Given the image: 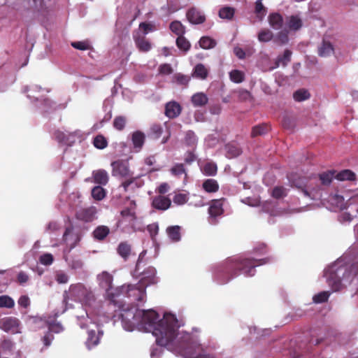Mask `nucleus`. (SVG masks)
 Segmentation results:
<instances>
[{"instance_id": "obj_1", "label": "nucleus", "mask_w": 358, "mask_h": 358, "mask_svg": "<svg viewBox=\"0 0 358 358\" xmlns=\"http://www.w3.org/2000/svg\"><path fill=\"white\" fill-rule=\"evenodd\" d=\"M141 311L143 315L139 318L138 330L152 332L159 345L168 347L170 350L185 356L190 355L193 345L192 336L187 332H177L179 325L175 315L166 313L158 320L159 315L155 310Z\"/></svg>"}, {"instance_id": "obj_2", "label": "nucleus", "mask_w": 358, "mask_h": 358, "mask_svg": "<svg viewBox=\"0 0 358 358\" xmlns=\"http://www.w3.org/2000/svg\"><path fill=\"white\" fill-rule=\"evenodd\" d=\"M269 262V258L252 259L241 257H231L219 266L215 273V278L220 284H226L238 276L241 273L246 276H253L255 267L265 264Z\"/></svg>"}, {"instance_id": "obj_3", "label": "nucleus", "mask_w": 358, "mask_h": 358, "mask_svg": "<svg viewBox=\"0 0 358 358\" xmlns=\"http://www.w3.org/2000/svg\"><path fill=\"white\" fill-rule=\"evenodd\" d=\"M69 294L75 301L80 302L83 306L92 308L96 306V299L90 288L83 283L72 284L69 287Z\"/></svg>"}, {"instance_id": "obj_4", "label": "nucleus", "mask_w": 358, "mask_h": 358, "mask_svg": "<svg viewBox=\"0 0 358 358\" xmlns=\"http://www.w3.org/2000/svg\"><path fill=\"white\" fill-rule=\"evenodd\" d=\"M292 185L301 189L304 196L314 199L320 189L316 176L310 177L299 176L289 178Z\"/></svg>"}, {"instance_id": "obj_5", "label": "nucleus", "mask_w": 358, "mask_h": 358, "mask_svg": "<svg viewBox=\"0 0 358 358\" xmlns=\"http://www.w3.org/2000/svg\"><path fill=\"white\" fill-rule=\"evenodd\" d=\"M143 315L141 310L134 306H128L127 308L122 307L119 314V318L121 320L123 328L131 331L134 329H138L139 318Z\"/></svg>"}, {"instance_id": "obj_6", "label": "nucleus", "mask_w": 358, "mask_h": 358, "mask_svg": "<svg viewBox=\"0 0 358 358\" xmlns=\"http://www.w3.org/2000/svg\"><path fill=\"white\" fill-rule=\"evenodd\" d=\"M145 287L139 282L136 285H129L126 295L132 301L142 302L146 297Z\"/></svg>"}, {"instance_id": "obj_7", "label": "nucleus", "mask_w": 358, "mask_h": 358, "mask_svg": "<svg viewBox=\"0 0 358 358\" xmlns=\"http://www.w3.org/2000/svg\"><path fill=\"white\" fill-rule=\"evenodd\" d=\"M0 329L5 332L15 334L20 333V321L15 317H6L0 320Z\"/></svg>"}, {"instance_id": "obj_8", "label": "nucleus", "mask_w": 358, "mask_h": 358, "mask_svg": "<svg viewBox=\"0 0 358 358\" xmlns=\"http://www.w3.org/2000/svg\"><path fill=\"white\" fill-rule=\"evenodd\" d=\"M112 175L121 178H129L132 173L129 170V163L124 160H117L111 163Z\"/></svg>"}, {"instance_id": "obj_9", "label": "nucleus", "mask_w": 358, "mask_h": 358, "mask_svg": "<svg viewBox=\"0 0 358 358\" xmlns=\"http://www.w3.org/2000/svg\"><path fill=\"white\" fill-rule=\"evenodd\" d=\"M96 213L97 210L95 206L83 208L76 211V217L77 220L85 222H91L95 219Z\"/></svg>"}, {"instance_id": "obj_10", "label": "nucleus", "mask_w": 358, "mask_h": 358, "mask_svg": "<svg viewBox=\"0 0 358 358\" xmlns=\"http://www.w3.org/2000/svg\"><path fill=\"white\" fill-rule=\"evenodd\" d=\"M187 20L192 24H201L206 21L205 14L199 8L192 7L186 13Z\"/></svg>"}, {"instance_id": "obj_11", "label": "nucleus", "mask_w": 358, "mask_h": 358, "mask_svg": "<svg viewBox=\"0 0 358 358\" xmlns=\"http://www.w3.org/2000/svg\"><path fill=\"white\" fill-rule=\"evenodd\" d=\"M142 278L139 280V282L143 285L145 288L150 285H154L157 282L156 277V269L150 266L142 273Z\"/></svg>"}, {"instance_id": "obj_12", "label": "nucleus", "mask_w": 358, "mask_h": 358, "mask_svg": "<svg viewBox=\"0 0 358 358\" xmlns=\"http://www.w3.org/2000/svg\"><path fill=\"white\" fill-rule=\"evenodd\" d=\"M223 200L224 199H213L210 201L208 213L211 218L215 219L217 216L223 214Z\"/></svg>"}, {"instance_id": "obj_13", "label": "nucleus", "mask_w": 358, "mask_h": 358, "mask_svg": "<svg viewBox=\"0 0 358 358\" xmlns=\"http://www.w3.org/2000/svg\"><path fill=\"white\" fill-rule=\"evenodd\" d=\"M143 185V182L139 178L134 177L132 175L121 184V187H123L124 192L134 191Z\"/></svg>"}, {"instance_id": "obj_14", "label": "nucleus", "mask_w": 358, "mask_h": 358, "mask_svg": "<svg viewBox=\"0 0 358 358\" xmlns=\"http://www.w3.org/2000/svg\"><path fill=\"white\" fill-rule=\"evenodd\" d=\"M334 53V48L332 43L323 38L322 42L318 45L317 54L320 57H327Z\"/></svg>"}, {"instance_id": "obj_15", "label": "nucleus", "mask_w": 358, "mask_h": 358, "mask_svg": "<svg viewBox=\"0 0 358 358\" xmlns=\"http://www.w3.org/2000/svg\"><path fill=\"white\" fill-rule=\"evenodd\" d=\"M171 205V201L169 197L159 195L153 198L152 206L157 210H166Z\"/></svg>"}, {"instance_id": "obj_16", "label": "nucleus", "mask_w": 358, "mask_h": 358, "mask_svg": "<svg viewBox=\"0 0 358 358\" xmlns=\"http://www.w3.org/2000/svg\"><path fill=\"white\" fill-rule=\"evenodd\" d=\"M182 108L176 101H170L165 106V115L170 119L177 117L181 113Z\"/></svg>"}, {"instance_id": "obj_17", "label": "nucleus", "mask_w": 358, "mask_h": 358, "mask_svg": "<svg viewBox=\"0 0 358 358\" xmlns=\"http://www.w3.org/2000/svg\"><path fill=\"white\" fill-rule=\"evenodd\" d=\"M54 136L59 143L71 145L74 142L75 134L72 132L65 133L64 131L57 130L54 133Z\"/></svg>"}, {"instance_id": "obj_18", "label": "nucleus", "mask_w": 358, "mask_h": 358, "mask_svg": "<svg viewBox=\"0 0 358 358\" xmlns=\"http://www.w3.org/2000/svg\"><path fill=\"white\" fill-rule=\"evenodd\" d=\"M103 333L102 331L99 330L96 332L94 330H89L87 331V338L86 341V345L88 349L96 346L100 341Z\"/></svg>"}, {"instance_id": "obj_19", "label": "nucleus", "mask_w": 358, "mask_h": 358, "mask_svg": "<svg viewBox=\"0 0 358 358\" xmlns=\"http://www.w3.org/2000/svg\"><path fill=\"white\" fill-rule=\"evenodd\" d=\"M92 178L94 182L98 184L99 186L106 185L109 180L108 173L104 169L94 171L92 172Z\"/></svg>"}, {"instance_id": "obj_20", "label": "nucleus", "mask_w": 358, "mask_h": 358, "mask_svg": "<svg viewBox=\"0 0 358 358\" xmlns=\"http://www.w3.org/2000/svg\"><path fill=\"white\" fill-rule=\"evenodd\" d=\"M145 141V136L141 131H136L131 134V141L134 148L136 152H139L143 148Z\"/></svg>"}, {"instance_id": "obj_21", "label": "nucleus", "mask_w": 358, "mask_h": 358, "mask_svg": "<svg viewBox=\"0 0 358 358\" xmlns=\"http://www.w3.org/2000/svg\"><path fill=\"white\" fill-rule=\"evenodd\" d=\"M97 278L99 285L102 288L108 290L112 287L113 278V275L107 271H103L98 275Z\"/></svg>"}, {"instance_id": "obj_22", "label": "nucleus", "mask_w": 358, "mask_h": 358, "mask_svg": "<svg viewBox=\"0 0 358 358\" xmlns=\"http://www.w3.org/2000/svg\"><path fill=\"white\" fill-rule=\"evenodd\" d=\"M292 52L291 50L286 49L282 55H278L275 62V66L270 68V70H273L282 65L286 66L287 64L291 61Z\"/></svg>"}, {"instance_id": "obj_23", "label": "nucleus", "mask_w": 358, "mask_h": 358, "mask_svg": "<svg viewBox=\"0 0 358 358\" xmlns=\"http://www.w3.org/2000/svg\"><path fill=\"white\" fill-rule=\"evenodd\" d=\"M270 26L276 30L280 29L283 25V17L278 13H272L268 17Z\"/></svg>"}, {"instance_id": "obj_24", "label": "nucleus", "mask_w": 358, "mask_h": 358, "mask_svg": "<svg viewBox=\"0 0 358 358\" xmlns=\"http://www.w3.org/2000/svg\"><path fill=\"white\" fill-rule=\"evenodd\" d=\"M226 156L231 159L241 155L242 150L241 148L234 143H228L225 145Z\"/></svg>"}, {"instance_id": "obj_25", "label": "nucleus", "mask_w": 358, "mask_h": 358, "mask_svg": "<svg viewBox=\"0 0 358 358\" xmlns=\"http://www.w3.org/2000/svg\"><path fill=\"white\" fill-rule=\"evenodd\" d=\"M335 178L340 181H355L356 180V174L350 169H344L336 173Z\"/></svg>"}, {"instance_id": "obj_26", "label": "nucleus", "mask_w": 358, "mask_h": 358, "mask_svg": "<svg viewBox=\"0 0 358 358\" xmlns=\"http://www.w3.org/2000/svg\"><path fill=\"white\" fill-rule=\"evenodd\" d=\"M202 187L208 193H215L219 190L220 186L215 179H206L203 182Z\"/></svg>"}, {"instance_id": "obj_27", "label": "nucleus", "mask_w": 358, "mask_h": 358, "mask_svg": "<svg viewBox=\"0 0 358 358\" xmlns=\"http://www.w3.org/2000/svg\"><path fill=\"white\" fill-rule=\"evenodd\" d=\"M236 10L234 8L225 6L219 10L218 16L222 20H231L235 15Z\"/></svg>"}, {"instance_id": "obj_28", "label": "nucleus", "mask_w": 358, "mask_h": 358, "mask_svg": "<svg viewBox=\"0 0 358 358\" xmlns=\"http://www.w3.org/2000/svg\"><path fill=\"white\" fill-rule=\"evenodd\" d=\"M287 27L293 31H297L302 27V20L297 15H291L287 18Z\"/></svg>"}, {"instance_id": "obj_29", "label": "nucleus", "mask_w": 358, "mask_h": 358, "mask_svg": "<svg viewBox=\"0 0 358 358\" xmlns=\"http://www.w3.org/2000/svg\"><path fill=\"white\" fill-rule=\"evenodd\" d=\"M110 233L107 226L101 225L97 227L93 231V237L98 241H103Z\"/></svg>"}, {"instance_id": "obj_30", "label": "nucleus", "mask_w": 358, "mask_h": 358, "mask_svg": "<svg viewBox=\"0 0 358 358\" xmlns=\"http://www.w3.org/2000/svg\"><path fill=\"white\" fill-rule=\"evenodd\" d=\"M134 41L140 51L148 52L151 49L150 43L144 36L134 37Z\"/></svg>"}, {"instance_id": "obj_31", "label": "nucleus", "mask_w": 358, "mask_h": 358, "mask_svg": "<svg viewBox=\"0 0 358 358\" xmlns=\"http://www.w3.org/2000/svg\"><path fill=\"white\" fill-rule=\"evenodd\" d=\"M207 96L202 92L196 93L192 96V102L195 107H202L208 103Z\"/></svg>"}, {"instance_id": "obj_32", "label": "nucleus", "mask_w": 358, "mask_h": 358, "mask_svg": "<svg viewBox=\"0 0 358 358\" xmlns=\"http://www.w3.org/2000/svg\"><path fill=\"white\" fill-rule=\"evenodd\" d=\"M336 171L335 170H330L323 172L318 175L321 183L324 185H329L332 182L333 178H335Z\"/></svg>"}, {"instance_id": "obj_33", "label": "nucleus", "mask_w": 358, "mask_h": 358, "mask_svg": "<svg viewBox=\"0 0 358 358\" xmlns=\"http://www.w3.org/2000/svg\"><path fill=\"white\" fill-rule=\"evenodd\" d=\"M202 173L207 176H214L217 173V164L213 162H206L201 168Z\"/></svg>"}, {"instance_id": "obj_34", "label": "nucleus", "mask_w": 358, "mask_h": 358, "mask_svg": "<svg viewBox=\"0 0 358 358\" xmlns=\"http://www.w3.org/2000/svg\"><path fill=\"white\" fill-rule=\"evenodd\" d=\"M117 251L120 256L124 260H127L131 254V245L127 242H121L117 247Z\"/></svg>"}, {"instance_id": "obj_35", "label": "nucleus", "mask_w": 358, "mask_h": 358, "mask_svg": "<svg viewBox=\"0 0 358 358\" xmlns=\"http://www.w3.org/2000/svg\"><path fill=\"white\" fill-rule=\"evenodd\" d=\"M169 237L174 242L180 240V227L179 226H171L166 229Z\"/></svg>"}, {"instance_id": "obj_36", "label": "nucleus", "mask_w": 358, "mask_h": 358, "mask_svg": "<svg viewBox=\"0 0 358 358\" xmlns=\"http://www.w3.org/2000/svg\"><path fill=\"white\" fill-rule=\"evenodd\" d=\"M208 74V71L203 64H198L194 66L193 73L194 77L203 80L207 78Z\"/></svg>"}, {"instance_id": "obj_37", "label": "nucleus", "mask_w": 358, "mask_h": 358, "mask_svg": "<svg viewBox=\"0 0 358 358\" xmlns=\"http://www.w3.org/2000/svg\"><path fill=\"white\" fill-rule=\"evenodd\" d=\"M92 196L96 201H101L106 196V190L101 186L97 185L92 189Z\"/></svg>"}, {"instance_id": "obj_38", "label": "nucleus", "mask_w": 358, "mask_h": 358, "mask_svg": "<svg viewBox=\"0 0 358 358\" xmlns=\"http://www.w3.org/2000/svg\"><path fill=\"white\" fill-rule=\"evenodd\" d=\"M170 172L173 176L176 177H180L182 174L185 175V178L187 177L186 169L184 164L182 163H177L173 165L170 169Z\"/></svg>"}, {"instance_id": "obj_39", "label": "nucleus", "mask_w": 358, "mask_h": 358, "mask_svg": "<svg viewBox=\"0 0 358 358\" xmlns=\"http://www.w3.org/2000/svg\"><path fill=\"white\" fill-rule=\"evenodd\" d=\"M108 141L102 134L96 136L93 139L94 146L99 150H103L108 146Z\"/></svg>"}, {"instance_id": "obj_40", "label": "nucleus", "mask_w": 358, "mask_h": 358, "mask_svg": "<svg viewBox=\"0 0 358 358\" xmlns=\"http://www.w3.org/2000/svg\"><path fill=\"white\" fill-rule=\"evenodd\" d=\"M170 29L175 34L179 36L184 35L185 33V26L178 20L173 21L170 24Z\"/></svg>"}, {"instance_id": "obj_41", "label": "nucleus", "mask_w": 358, "mask_h": 358, "mask_svg": "<svg viewBox=\"0 0 358 358\" xmlns=\"http://www.w3.org/2000/svg\"><path fill=\"white\" fill-rule=\"evenodd\" d=\"M262 0H257L255 2V13L257 15V17L259 19V20L262 21L263 18L266 15L267 10L266 8L264 7L263 3H262Z\"/></svg>"}, {"instance_id": "obj_42", "label": "nucleus", "mask_w": 358, "mask_h": 358, "mask_svg": "<svg viewBox=\"0 0 358 358\" xmlns=\"http://www.w3.org/2000/svg\"><path fill=\"white\" fill-rule=\"evenodd\" d=\"M176 43L177 47L184 52H187L190 49L191 44L183 35L178 36Z\"/></svg>"}, {"instance_id": "obj_43", "label": "nucleus", "mask_w": 358, "mask_h": 358, "mask_svg": "<svg viewBox=\"0 0 358 358\" xmlns=\"http://www.w3.org/2000/svg\"><path fill=\"white\" fill-rule=\"evenodd\" d=\"M328 283L331 286L334 291H338L341 287V280L340 278L336 277L335 274L331 273L327 277Z\"/></svg>"}, {"instance_id": "obj_44", "label": "nucleus", "mask_w": 358, "mask_h": 358, "mask_svg": "<svg viewBox=\"0 0 358 358\" xmlns=\"http://www.w3.org/2000/svg\"><path fill=\"white\" fill-rule=\"evenodd\" d=\"M199 45L203 49H210L216 45V41L208 36H202L199 40Z\"/></svg>"}, {"instance_id": "obj_45", "label": "nucleus", "mask_w": 358, "mask_h": 358, "mask_svg": "<svg viewBox=\"0 0 358 358\" xmlns=\"http://www.w3.org/2000/svg\"><path fill=\"white\" fill-rule=\"evenodd\" d=\"M269 127L266 124H259L252 127L251 136L252 137H256L265 134L268 132Z\"/></svg>"}, {"instance_id": "obj_46", "label": "nucleus", "mask_w": 358, "mask_h": 358, "mask_svg": "<svg viewBox=\"0 0 358 358\" xmlns=\"http://www.w3.org/2000/svg\"><path fill=\"white\" fill-rule=\"evenodd\" d=\"M293 98L296 101H303L310 98V93L305 89H300L293 94Z\"/></svg>"}, {"instance_id": "obj_47", "label": "nucleus", "mask_w": 358, "mask_h": 358, "mask_svg": "<svg viewBox=\"0 0 358 358\" xmlns=\"http://www.w3.org/2000/svg\"><path fill=\"white\" fill-rule=\"evenodd\" d=\"M163 132V128L161 124H153L150 129L149 136L154 138L158 139Z\"/></svg>"}, {"instance_id": "obj_48", "label": "nucleus", "mask_w": 358, "mask_h": 358, "mask_svg": "<svg viewBox=\"0 0 358 358\" xmlns=\"http://www.w3.org/2000/svg\"><path fill=\"white\" fill-rule=\"evenodd\" d=\"M127 123V118L124 116L119 115L115 117L113 120V127L118 131H122L124 129Z\"/></svg>"}, {"instance_id": "obj_49", "label": "nucleus", "mask_w": 358, "mask_h": 358, "mask_svg": "<svg viewBox=\"0 0 358 358\" xmlns=\"http://www.w3.org/2000/svg\"><path fill=\"white\" fill-rule=\"evenodd\" d=\"M288 32L287 31H281L276 35L274 41L279 45H282L288 43Z\"/></svg>"}, {"instance_id": "obj_50", "label": "nucleus", "mask_w": 358, "mask_h": 358, "mask_svg": "<svg viewBox=\"0 0 358 358\" xmlns=\"http://www.w3.org/2000/svg\"><path fill=\"white\" fill-rule=\"evenodd\" d=\"M71 46L77 50H87L92 49L90 43L88 41H75L71 43Z\"/></svg>"}, {"instance_id": "obj_51", "label": "nucleus", "mask_w": 358, "mask_h": 358, "mask_svg": "<svg viewBox=\"0 0 358 358\" xmlns=\"http://www.w3.org/2000/svg\"><path fill=\"white\" fill-rule=\"evenodd\" d=\"M273 37V34L269 29H262L258 34V40L260 42H268Z\"/></svg>"}, {"instance_id": "obj_52", "label": "nucleus", "mask_w": 358, "mask_h": 358, "mask_svg": "<svg viewBox=\"0 0 358 358\" xmlns=\"http://www.w3.org/2000/svg\"><path fill=\"white\" fill-rule=\"evenodd\" d=\"M185 143L189 146H194L197 143V138L192 131H187L185 134Z\"/></svg>"}, {"instance_id": "obj_53", "label": "nucleus", "mask_w": 358, "mask_h": 358, "mask_svg": "<svg viewBox=\"0 0 358 358\" xmlns=\"http://www.w3.org/2000/svg\"><path fill=\"white\" fill-rule=\"evenodd\" d=\"M230 79L236 83H240L244 80V73L239 70H233L229 73Z\"/></svg>"}, {"instance_id": "obj_54", "label": "nucleus", "mask_w": 358, "mask_h": 358, "mask_svg": "<svg viewBox=\"0 0 358 358\" xmlns=\"http://www.w3.org/2000/svg\"><path fill=\"white\" fill-rule=\"evenodd\" d=\"M14 305L15 302L11 297L7 295L0 296V308H11Z\"/></svg>"}, {"instance_id": "obj_55", "label": "nucleus", "mask_w": 358, "mask_h": 358, "mask_svg": "<svg viewBox=\"0 0 358 358\" xmlns=\"http://www.w3.org/2000/svg\"><path fill=\"white\" fill-rule=\"evenodd\" d=\"M14 348V343L10 339H4L0 343V351L10 352Z\"/></svg>"}, {"instance_id": "obj_56", "label": "nucleus", "mask_w": 358, "mask_h": 358, "mask_svg": "<svg viewBox=\"0 0 358 358\" xmlns=\"http://www.w3.org/2000/svg\"><path fill=\"white\" fill-rule=\"evenodd\" d=\"M330 293L329 292H321L315 294L313 300L315 303H322L327 301L329 297Z\"/></svg>"}, {"instance_id": "obj_57", "label": "nucleus", "mask_w": 358, "mask_h": 358, "mask_svg": "<svg viewBox=\"0 0 358 358\" xmlns=\"http://www.w3.org/2000/svg\"><path fill=\"white\" fill-rule=\"evenodd\" d=\"M272 196L275 199H280L287 196L286 189L282 186L275 187L272 191Z\"/></svg>"}, {"instance_id": "obj_58", "label": "nucleus", "mask_w": 358, "mask_h": 358, "mask_svg": "<svg viewBox=\"0 0 358 358\" xmlns=\"http://www.w3.org/2000/svg\"><path fill=\"white\" fill-rule=\"evenodd\" d=\"M189 197L187 194L179 193L176 194L173 199L174 203L177 205H183L188 201Z\"/></svg>"}, {"instance_id": "obj_59", "label": "nucleus", "mask_w": 358, "mask_h": 358, "mask_svg": "<svg viewBox=\"0 0 358 358\" xmlns=\"http://www.w3.org/2000/svg\"><path fill=\"white\" fill-rule=\"evenodd\" d=\"M54 260L53 256L50 253L42 255L39 258V262L41 264L49 266L52 264Z\"/></svg>"}, {"instance_id": "obj_60", "label": "nucleus", "mask_w": 358, "mask_h": 358, "mask_svg": "<svg viewBox=\"0 0 358 358\" xmlns=\"http://www.w3.org/2000/svg\"><path fill=\"white\" fill-rule=\"evenodd\" d=\"M54 338H55V337H54L53 334H52L50 331H47L45 334V335L41 338V341L43 343L44 348H48L51 345Z\"/></svg>"}, {"instance_id": "obj_61", "label": "nucleus", "mask_w": 358, "mask_h": 358, "mask_svg": "<svg viewBox=\"0 0 358 358\" xmlns=\"http://www.w3.org/2000/svg\"><path fill=\"white\" fill-rule=\"evenodd\" d=\"M55 280L59 284H65L69 281V276L62 271H59L55 274Z\"/></svg>"}, {"instance_id": "obj_62", "label": "nucleus", "mask_w": 358, "mask_h": 358, "mask_svg": "<svg viewBox=\"0 0 358 358\" xmlns=\"http://www.w3.org/2000/svg\"><path fill=\"white\" fill-rule=\"evenodd\" d=\"M64 327L59 322H51L48 325V331L52 334V332L59 334L63 331Z\"/></svg>"}, {"instance_id": "obj_63", "label": "nucleus", "mask_w": 358, "mask_h": 358, "mask_svg": "<svg viewBox=\"0 0 358 358\" xmlns=\"http://www.w3.org/2000/svg\"><path fill=\"white\" fill-rule=\"evenodd\" d=\"M29 280V275L25 273L24 271H20L17 275V282L20 284V285H24L25 283H27Z\"/></svg>"}, {"instance_id": "obj_64", "label": "nucleus", "mask_w": 358, "mask_h": 358, "mask_svg": "<svg viewBox=\"0 0 358 358\" xmlns=\"http://www.w3.org/2000/svg\"><path fill=\"white\" fill-rule=\"evenodd\" d=\"M147 229H148V232L150 233V235L152 239H154L155 237L158 234L159 226L157 223H153V224L148 225Z\"/></svg>"}]
</instances>
